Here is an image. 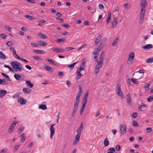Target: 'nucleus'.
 Instances as JSON below:
<instances>
[{
    "instance_id": "1",
    "label": "nucleus",
    "mask_w": 153,
    "mask_h": 153,
    "mask_svg": "<svg viewBox=\"0 0 153 153\" xmlns=\"http://www.w3.org/2000/svg\"><path fill=\"white\" fill-rule=\"evenodd\" d=\"M147 2L146 0H141V12L140 14V23L141 24L143 22L145 12V6L146 5Z\"/></svg>"
},
{
    "instance_id": "2",
    "label": "nucleus",
    "mask_w": 153,
    "mask_h": 153,
    "mask_svg": "<svg viewBox=\"0 0 153 153\" xmlns=\"http://www.w3.org/2000/svg\"><path fill=\"white\" fill-rule=\"evenodd\" d=\"M11 65L13 69L15 68V71L16 72L21 71L23 70L22 65L17 61L12 62L11 63Z\"/></svg>"
},
{
    "instance_id": "3",
    "label": "nucleus",
    "mask_w": 153,
    "mask_h": 153,
    "mask_svg": "<svg viewBox=\"0 0 153 153\" xmlns=\"http://www.w3.org/2000/svg\"><path fill=\"white\" fill-rule=\"evenodd\" d=\"M134 53L133 52H131L129 54L127 61V63L128 64L131 65L132 64L134 57Z\"/></svg>"
},
{
    "instance_id": "4",
    "label": "nucleus",
    "mask_w": 153,
    "mask_h": 153,
    "mask_svg": "<svg viewBox=\"0 0 153 153\" xmlns=\"http://www.w3.org/2000/svg\"><path fill=\"white\" fill-rule=\"evenodd\" d=\"M126 126L124 124H121L120 126V132L121 134L124 135L126 132Z\"/></svg>"
},
{
    "instance_id": "5",
    "label": "nucleus",
    "mask_w": 153,
    "mask_h": 153,
    "mask_svg": "<svg viewBox=\"0 0 153 153\" xmlns=\"http://www.w3.org/2000/svg\"><path fill=\"white\" fill-rule=\"evenodd\" d=\"M85 70V68L80 67L76 71V74L77 75V76L76 77V79L78 80L82 76V75L80 73V71L82 70L84 71Z\"/></svg>"
},
{
    "instance_id": "6",
    "label": "nucleus",
    "mask_w": 153,
    "mask_h": 153,
    "mask_svg": "<svg viewBox=\"0 0 153 153\" xmlns=\"http://www.w3.org/2000/svg\"><path fill=\"white\" fill-rule=\"evenodd\" d=\"M81 134L77 133V134L75 136V139L74 140L73 143V145L77 144L79 140V138L80 137Z\"/></svg>"
},
{
    "instance_id": "7",
    "label": "nucleus",
    "mask_w": 153,
    "mask_h": 153,
    "mask_svg": "<svg viewBox=\"0 0 153 153\" xmlns=\"http://www.w3.org/2000/svg\"><path fill=\"white\" fill-rule=\"evenodd\" d=\"M88 95V92H86L85 95H84V97L83 99L82 102V105H84L85 106L86 103L87 101V98Z\"/></svg>"
},
{
    "instance_id": "8",
    "label": "nucleus",
    "mask_w": 153,
    "mask_h": 153,
    "mask_svg": "<svg viewBox=\"0 0 153 153\" xmlns=\"http://www.w3.org/2000/svg\"><path fill=\"white\" fill-rule=\"evenodd\" d=\"M55 125V124H53L51 125L50 127V138L51 139H52L55 133V129L53 127V126Z\"/></svg>"
},
{
    "instance_id": "9",
    "label": "nucleus",
    "mask_w": 153,
    "mask_h": 153,
    "mask_svg": "<svg viewBox=\"0 0 153 153\" xmlns=\"http://www.w3.org/2000/svg\"><path fill=\"white\" fill-rule=\"evenodd\" d=\"M82 92L79 91L77 95L76 98L75 103L78 104H79L80 99L79 98L81 97L82 94Z\"/></svg>"
},
{
    "instance_id": "10",
    "label": "nucleus",
    "mask_w": 153,
    "mask_h": 153,
    "mask_svg": "<svg viewBox=\"0 0 153 153\" xmlns=\"http://www.w3.org/2000/svg\"><path fill=\"white\" fill-rule=\"evenodd\" d=\"M117 18L116 16L114 17L113 20V21L112 22V27L114 28L116 27V25L117 24Z\"/></svg>"
},
{
    "instance_id": "11",
    "label": "nucleus",
    "mask_w": 153,
    "mask_h": 153,
    "mask_svg": "<svg viewBox=\"0 0 153 153\" xmlns=\"http://www.w3.org/2000/svg\"><path fill=\"white\" fill-rule=\"evenodd\" d=\"M79 104L75 103L73 108V111L72 112V116L74 117L75 113L77 111L78 107Z\"/></svg>"
},
{
    "instance_id": "12",
    "label": "nucleus",
    "mask_w": 153,
    "mask_h": 153,
    "mask_svg": "<svg viewBox=\"0 0 153 153\" xmlns=\"http://www.w3.org/2000/svg\"><path fill=\"white\" fill-rule=\"evenodd\" d=\"M101 48L99 46L98 48L95 49L93 53V54L94 55V56H99V53L98 52V51L101 50Z\"/></svg>"
},
{
    "instance_id": "13",
    "label": "nucleus",
    "mask_w": 153,
    "mask_h": 153,
    "mask_svg": "<svg viewBox=\"0 0 153 153\" xmlns=\"http://www.w3.org/2000/svg\"><path fill=\"white\" fill-rule=\"evenodd\" d=\"M18 102L21 105H24L26 103V100L22 98H19L18 100Z\"/></svg>"
},
{
    "instance_id": "14",
    "label": "nucleus",
    "mask_w": 153,
    "mask_h": 153,
    "mask_svg": "<svg viewBox=\"0 0 153 153\" xmlns=\"http://www.w3.org/2000/svg\"><path fill=\"white\" fill-rule=\"evenodd\" d=\"M53 51H56L57 52L64 53L65 51V50L64 49L56 48H53Z\"/></svg>"
},
{
    "instance_id": "15",
    "label": "nucleus",
    "mask_w": 153,
    "mask_h": 153,
    "mask_svg": "<svg viewBox=\"0 0 153 153\" xmlns=\"http://www.w3.org/2000/svg\"><path fill=\"white\" fill-rule=\"evenodd\" d=\"M126 99L127 100L126 102L128 103V105H131V104L132 101L131 99V98L130 94H128L126 97Z\"/></svg>"
},
{
    "instance_id": "16",
    "label": "nucleus",
    "mask_w": 153,
    "mask_h": 153,
    "mask_svg": "<svg viewBox=\"0 0 153 153\" xmlns=\"http://www.w3.org/2000/svg\"><path fill=\"white\" fill-rule=\"evenodd\" d=\"M7 93V91L6 90L3 89L1 90L0 91V99L3 97Z\"/></svg>"
},
{
    "instance_id": "17",
    "label": "nucleus",
    "mask_w": 153,
    "mask_h": 153,
    "mask_svg": "<svg viewBox=\"0 0 153 153\" xmlns=\"http://www.w3.org/2000/svg\"><path fill=\"white\" fill-rule=\"evenodd\" d=\"M107 40V39L106 37L104 38L102 40V41L100 43L99 47H101V48H102L103 47V46L105 45V42Z\"/></svg>"
},
{
    "instance_id": "18",
    "label": "nucleus",
    "mask_w": 153,
    "mask_h": 153,
    "mask_svg": "<svg viewBox=\"0 0 153 153\" xmlns=\"http://www.w3.org/2000/svg\"><path fill=\"white\" fill-rule=\"evenodd\" d=\"M44 66L46 70L50 72H52L54 70V69L48 66L45 65Z\"/></svg>"
},
{
    "instance_id": "19",
    "label": "nucleus",
    "mask_w": 153,
    "mask_h": 153,
    "mask_svg": "<svg viewBox=\"0 0 153 153\" xmlns=\"http://www.w3.org/2000/svg\"><path fill=\"white\" fill-rule=\"evenodd\" d=\"M153 46L152 44H148L145 46H142V48H143L145 49H149L153 48Z\"/></svg>"
},
{
    "instance_id": "20",
    "label": "nucleus",
    "mask_w": 153,
    "mask_h": 153,
    "mask_svg": "<svg viewBox=\"0 0 153 153\" xmlns=\"http://www.w3.org/2000/svg\"><path fill=\"white\" fill-rule=\"evenodd\" d=\"M37 43H38V45H40L42 46H45L47 45V43L45 42H43L41 40H39L37 42Z\"/></svg>"
},
{
    "instance_id": "21",
    "label": "nucleus",
    "mask_w": 153,
    "mask_h": 153,
    "mask_svg": "<svg viewBox=\"0 0 153 153\" xmlns=\"http://www.w3.org/2000/svg\"><path fill=\"white\" fill-rule=\"evenodd\" d=\"M102 65L97 64L95 67V74L97 75V73L99 72L100 68L102 67Z\"/></svg>"
},
{
    "instance_id": "22",
    "label": "nucleus",
    "mask_w": 153,
    "mask_h": 153,
    "mask_svg": "<svg viewBox=\"0 0 153 153\" xmlns=\"http://www.w3.org/2000/svg\"><path fill=\"white\" fill-rule=\"evenodd\" d=\"M22 90L23 92L26 94L30 93L32 91L31 90L27 88H24Z\"/></svg>"
},
{
    "instance_id": "23",
    "label": "nucleus",
    "mask_w": 153,
    "mask_h": 153,
    "mask_svg": "<svg viewBox=\"0 0 153 153\" xmlns=\"http://www.w3.org/2000/svg\"><path fill=\"white\" fill-rule=\"evenodd\" d=\"M38 35L40 37L42 38L46 39L48 38V37L46 35L44 34L41 33H39Z\"/></svg>"
},
{
    "instance_id": "24",
    "label": "nucleus",
    "mask_w": 153,
    "mask_h": 153,
    "mask_svg": "<svg viewBox=\"0 0 153 153\" xmlns=\"http://www.w3.org/2000/svg\"><path fill=\"white\" fill-rule=\"evenodd\" d=\"M101 36L100 35H99L97 37V38L96 39L95 42V43L96 45L98 44L101 40Z\"/></svg>"
},
{
    "instance_id": "25",
    "label": "nucleus",
    "mask_w": 153,
    "mask_h": 153,
    "mask_svg": "<svg viewBox=\"0 0 153 153\" xmlns=\"http://www.w3.org/2000/svg\"><path fill=\"white\" fill-rule=\"evenodd\" d=\"M109 144V141L107 137H106L104 142V144L105 146H108Z\"/></svg>"
},
{
    "instance_id": "26",
    "label": "nucleus",
    "mask_w": 153,
    "mask_h": 153,
    "mask_svg": "<svg viewBox=\"0 0 153 153\" xmlns=\"http://www.w3.org/2000/svg\"><path fill=\"white\" fill-rule=\"evenodd\" d=\"M45 60L53 65H56V63L51 59H50L49 58H46L45 59Z\"/></svg>"
},
{
    "instance_id": "27",
    "label": "nucleus",
    "mask_w": 153,
    "mask_h": 153,
    "mask_svg": "<svg viewBox=\"0 0 153 153\" xmlns=\"http://www.w3.org/2000/svg\"><path fill=\"white\" fill-rule=\"evenodd\" d=\"M83 125L82 123L80 124V127L79 128L77 129V133H79L81 134V131L83 129Z\"/></svg>"
},
{
    "instance_id": "28",
    "label": "nucleus",
    "mask_w": 153,
    "mask_h": 153,
    "mask_svg": "<svg viewBox=\"0 0 153 153\" xmlns=\"http://www.w3.org/2000/svg\"><path fill=\"white\" fill-rule=\"evenodd\" d=\"M25 82L27 86L30 87V88H32L33 86V85L29 81L26 80Z\"/></svg>"
},
{
    "instance_id": "29",
    "label": "nucleus",
    "mask_w": 153,
    "mask_h": 153,
    "mask_svg": "<svg viewBox=\"0 0 153 153\" xmlns=\"http://www.w3.org/2000/svg\"><path fill=\"white\" fill-rule=\"evenodd\" d=\"M33 51L34 53H36L43 54L44 53L43 51L38 50H34Z\"/></svg>"
},
{
    "instance_id": "30",
    "label": "nucleus",
    "mask_w": 153,
    "mask_h": 153,
    "mask_svg": "<svg viewBox=\"0 0 153 153\" xmlns=\"http://www.w3.org/2000/svg\"><path fill=\"white\" fill-rule=\"evenodd\" d=\"M111 13H109L107 17L106 22L108 24L111 19Z\"/></svg>"
},
{
    "instance_id": "31",
    "label": "nucleus",
    "mask_w": 153,
    "mask_h": 153,
    "mask_svg": "<svg viewBox=\"0 0 153 153\" xmlns=\"http://www.w3.org/2000/svg\"><path fill=\"white\" fill-rule=\"evenodd\" d=\"M118 95L120 96L121 98H124V96L123 94V92L121 91H118L116 92Z\"/></svg>"
},
{
    "instance_id": "32",
    "label": "nucleus",
    "mask_w": 153,
    "mask_h": 153,
    "mask_svg": "<svg viewBox=\"0 0 153 153\" xmlns=\"http://www.w3.org/2000/svg\"><path fill=\"white\" fill-rule=\"evenodd\" d=\"M6 58L5 55L3 53L0 51V59L3 60L5 59Z\"/></svg>"
},
{
    "instance_id": "33",
    "label": "nucleus",
    "mask_w": 153,
    "mask_h": 153,
    "mask_svg": "<svg viewBox=\"0 0 153 153\" xmlns=\"http://www.w3.org/2000/svg\"><path fill=\"white\" fill-rule=\"evenodd\" d=\"M25 17L27 18H28L30 19L31 20H34L35 19V18L34 17L30 16L29 15H25Z\"/></svg>"
},
{
    "instance_id": "34",
    "label": "nucleus",
    "mask_w": 153,
    "mask_h": 153,
    "mask_svg": "<svg viewBox=\"0 0 153 153\" xmlns=\"http://www.w3.org/2000/svg\"><path fill=\"white\" fill-rule=\"evenodd\" d=\"M66 41L65 39H59L56 40V41L59 42H64Z\"/></svg>"
},
{
    "instance_id": "35",
    "label": "nucleus",
    "mask_w": 153,
    "mask_h": 153,
    "mask_svg": "<svg viewBox=\"0 0 153 153\" xmlns=\"http://www.w3.org/2000/svg\"><path fill=\"white\" fill-rule=\"evenodd\" d=\"M1 74L4 77L7 78V79H6L7 80H8L9 81H11V80L9 78V76H8L7 75L4 74L3 73H1Z\"/></svg>"
},
{
    "instance_id": "36",
    "label": "nucleus",
    "mask_w": 153,
    "mask_h": 153,
    "mask_svg": "<svg viewBox=\"0 0 153 153\" xmlns=\"http://www.w3.org/2000/svg\"><path fill=\"white\" fill-rule=\"evenodd\" d=\"M39 108L42 109L44 110L47 108V107L45 105L43 104L40 105L39 106Z\"/></svg>"
},
{
    "instance_id": "37",
    "label": "nucleus",
    "mask_w": 153,
    "mask_h": 153,
    "mask_svg": "<svg viewBox=\"0 0 153 153\" xmlns=\"http://www.w3.org/2000/svg\"><path fill=\"white\" fill-rule=\"evenodd\" d=\"M121 91L120 85L119 84H117L116 87V91Z\"/></svg>"
},
{
    "instance_id": "38",
    "label": "nucleus",
    "mask_w": 153,
    "mask_h": 153,
    "mask_svg": "<svg viewBox=\"0 0 153 153\" xmlns=\"http://www.w3.org/2000/svg\"><path fill=\"white\" fill-rule=\"evenodd\" d=\"M147 63H152L153 62V57L149 58L146 60Z\"/></svg>"
},
{
    "instance_id": "39",
    "label": "nucleus",
    "mask_w": 153,
    "mask_h": 153,
    "mask_svg": "<svg viewBox=\"0 0 153 153\" xmlns=\"http://www.w3.org/2000/svg\"><path fill=\"white\" fill-rule=\"evenodd\" d=\"M77 63L76 62H75L74 63H73V64L68 65V67L70 68L71 69H73L74 68V66L75 64H76Z\"/></svg>"
},
{
    "instance_id": "40",
    "label": "nucleus",
    "mask_w": 153,
    "mask_h": 153,
    "mask_svg": "<svg viewBox=\"0 0 153 153\" xmlns=\"http://www.w3.org/2000/svg\"><path fill=\"white\" fill-rule=\"evenodd\" d=\"M119 40V39L118 38H116L114 41L113 42L112 44V46H115L117 44L118 41Z\"/></svg>"
},
{
    "instance_id": "41",
    "label": "nucleus",
    "mask_w": 153,
    "mask_h": 153,
    "mask_svg": "<svg viewBox=\"0 0 153 153\" xmlns=\"http://www.w3.org/2000/svg\"><path fill=\"white\" fill-rule=\"evenodd\" d=\"M14 77L16 79L18 80H19L21 77V76L18 74H15L14 75Z\"/></svg>"
},
{
    "instance_id": "42",
    "label": "nucleus",
    "mask_w": 153,
    "mask_h": 153,
    "mask_svg": "<svg viewBox=\"0 0 153 153\" xmlns=\"http://www.w3.org/2000/svg\"><path fill=\"white\" fill-rule=\"evenodd\" d=\"M25 134L23 133L21 135V137L22 138L21 140V141L22 143H23L26 139V137L25 136Z\"/></svg>"
},
{
    "instance_id": "43",
    "label": "nucleus",
    "mask_w": 153,
    "mask_h": 153,
    "mask_svg": "<svg viewBox=\"0 0 153 153\" xmlns=\"http://www.w3.org/2000/svg\"><path fill=\"white\" fill-rule=\"evenodd\" d=\"M14 129V127H12V126H10L8 130V132L10 133H11L12 132Z\"/></svg>"
},
{
    "instance_id": "44",
    "label": "nucleus",
    "mask_w": 153,
    "mask_h": 153,
    "mask_svg": "<svg viewBox=\"0 0 153 153\" xmlns=\"http://www.w3.org/2000/svg\"><path fill=\"white\" fill-rule=\"evenodd\" d=\"M2 85H7L8 84V82L6 81V79H2Z\"/></svg>"
},
{
    "instance_id": "45",
    "label": "nucleus",
    "mask_w": 153,
    "mask_h": 153,
    "mask_svg": "<svg viewBox=\"0 0 153 153\" xmlns=\"http://www.w3.org/2000/svg\"><path fill=\"white\" fill-rule=\"evenodd\" d=\"M99 59L100 60V62H98L97 64H99L102 65L103 62V59L100 57Z\"/></svg>"
},
{
    "instance_id": "46",
    "label": "nucleus",
    "mask_w": 153,
    "mask_h": 153,
    "mask_svg": "<svg viewBox=\"0 0 153 153\" xmlns=\"http://www.w3.org/2000/svg\"><path fill=\"white\" fill-rule=\"evenodd\" d=\"M4 66L5 68H8L9 71H14L12 68L8 65H4Z\"/></svg>"
},
{
    "instance_id": "47",
    "label": "nucleus",
    "mask_w": 153,
    "mask_h": 153,
    "mask_svg": "<svg viewBox=\"0 0 153 153\" xmlns=\"http://www.w3.org/2000/svg\"><path fill=\"white\" fill-rule=\"evenodd\" d=\"M119 14V12L117 10H115L113 13L112 14L114 16H116L117 15H118Z\"/></svg>"
},
{
    "instance_id": "48",
    "label": "nucleus",
    "mask_w": 153,
    "mask_h": 153,
    "mask_svg": "<svg viewBox=\"0 0 153 153\" xmlns=\"http://www.w3.org/2000/svg\"><path fill=\"white\" fill-rule=\"evenodd\" d=\"M85 107V106L84 105H82V107H81L80 111V114L82 115V114L83 112Z\"/></svg>"
},
{
    "instance_id": "49",
    "label": "nucleus",
    "mask_w": 153,
    "mask_h": 153,
    "mask_svg": "<svg viewBox=\"0 0 153 153\" xmlns=\"http://www.w3.org/2000/svg\"><path fill=\"white\" fill-rule=\"evenodd\" d=\"M132 124L133 126L135 127H137L138 126V123L135 120H133L132 121Z\"/></svg>"
},
{
    "instance_id": "50",
    "label": "nucleus",
    "mask_w": 153,
    "mask_h": 153,
    "mask_svg": "<svg viewBox=\"0 0 153 153\" xmlns=\"http://www.w3.org/2000/svg\"><path fill=\"white\" fill-rule=\"evenodd\" d=\"M0 36L4 39H6L7 38V36L4 34L0 33Z\"/></svg>"
},
{
    "instance_id": "51",
    "label": "nucleus",
    "mask_w": 153,
    "mask_h": 153,
    "mask_svg": "<svg viewBox=\"0 0 153 153\" xmlns=\"http://www.w3.org/2000/svg\"><path fill=\"white\" fill-rule=\"evenodd\" d=\"M131 81L134 84H138V81L137 80V79L135 78H132L131 79Z\"/></svg>"
},
{
    "instance_id": "52",
    "label": "nucleus",
    "mask_w": 153,
    "mask_h": 153,
    "mask_svg": "<svg viewBox=\"0 0 153 153\" xmlns=\"http://www.w3.org/2000/svg\"><path fill=\"white\" fill-rule=\"evenodd\" d=\"M20 146V145H16L13 149V151L14 152H15L16 151H17V150H18V147Z\"/></svg>"
},
{
    "instance_id": "53",
    "label": "nucleus",
    "mask_w": 153,
    "mask_h": 153,
    "mask_svg": "<svg viewBox=\"0 0 153 153\" xmlns=\"http://www.w3.org/2000/svg\"><path fill=\"white\" fill-rule=\"evenodd\" d=\"M33 58L34 59L37 60H42V59L41 57L37 56H33Z\"/></svg>"
},
{
    "instance_id": "54",
    "label": "nucleus",
    "mask_w": 153,
    "mask_h": 153,
    "mask_svg": "<svg viewBox=\"0 0 153 153\" xmlns=\"http://www.w3.org/2000/svg\"><path fill=\"white\" fill-rule=\"evenodd\" d=\"M146 107V105H141L138 107V109L140 110H141V108L144 109Z\"/></svg>"
},
{
    "instance_id": "55",
    "label": "nucleus",
    "mask_w": 153,
    "mask_h": 153,
    "mask_svg": "<svg viewBox=\"0 0 153 153\" xmlns=\"http://www.w3.org/2000/svg\"><path fill=\"white\" fill-rule=\"evenodd\" d=\"M153 100V97L150 96L147 99V100L149 102H152Z\"/></svg>"
},
{
    "instance_id": "56",
    "label": "nucleus",
    "mask_w": 153,
    "mask_h": 153,
    "mask_svg": "<svg viewBox=\"0 0 153 153\" xmlns=\"http://www.w3.org/2000/svg\"><path fill=\"white\" fill-rule=\"evenodd\" d=\"M5 27L6 28V29L8 31H9L11 32L12 31V28L9 26H6V25L5 26Z\"/></svg>"
},
{
    "instance_id": "57",
    "label": "nucleus",
    "mask_w": 153,
    "mask_h": 153,
    "mask_svg": "<svg viewBox=\"0 0 153 153\" xmlns=\"http://www.w3.org/2000/svg\"><path fill=\"white\" fill-rule=\"evenodd\" d=\"M105 56V52L104 51H102L100 54V57L103 59Z\"/></svg>"
},
{
    "instance_id": "58",
    "label": "nucleus",
    "mask_w": 153,
    "mask_h": 153,
    "mask_svg": "<svg viewBox=\"0 0 153 153\" xmlns=\"http://www.w3.org/2000/svg\"><path fill=\"white\" fill-rule=\"evenodd\" d=\"M150 86V84H148L146 85H145L144 86L145 89L146 90H149V87Z\"/></svg>"
},
{
    "instance_id": "59",
    "label": "nucleus",
    "mask_w": 153,
    "mask_h": 153,
    "mask_svg": "<svg viewBox=\"0 0 153 153\" xmlns=\"http://www.w3.org/2000/svg\"><path fill=\"white\" fill-rule=\"evenodd\" d=\"M137 116V113L136 112L134 113H133L131 115L132 117L134 118H136Z\"/></svg>"
},
{
    "instance_id": "60",
    "label": "nucleus",
    "mask_w": 153,
    "mask_h": 153,
    "mask_svg": "<svg viewBox=\"0 0 153 153\" xmlns=\"http://www.w3.org/2000/svg\"><path fill=\"white\" fill-rule=\"evenodd\" d=\"M99 7L100 9H101L103 10L104 9V6L103 5L101 4H99Z\"/></svg>"
},
{
    "instance_id": "61",
    "label": "nucleus",
    "mask_w": 153,
    "mask_h": 153,
    "mask_svg": "<svg viewBox=\"0 0 153 153\" xmlns=\"http://www.w3.org/2000/svg\"><path fill=\"white\" fill-rule=\"evenodd\" d=\"M108 150L109 151L112 152H115L116 151L115 149L113 147L110 148L108 149Z\"/></svg>"
},
{
    "instance_id": "62",
    "label": "nucleus",
    "mask_w": 153,
    "mask_h": 153,
    "mask_svg": "<svg viewBox=\"0 0 153 153\" xmlns=\"http://www.w3.org/2000/svg\"><path fill=\"white\" fill-rule=\"evenodd\" d=\"M116 149L117 151H119L120 149V145H117L116 146Z\"/></svg>"
},
{
    "instance_id": "63",
    "label": "nucleus",
    "mask_w": 153,
    "mask_h": 153,
    "mask_svg": "<svg viewBox=\"0 0 153 153\" xmlns=\"http://www.w3.org/2000/svg\"><path fill=\"white\" fill-rule=\"evenodd\" d=\"M56 20H59L60 21V22H64V20L63 19L59 17H56Z\"/></svg>"
},
{
    "instance_id": "64",
    "label": "nucleus",
    "mask_w": 153,
    "mask_h": 153,
    "mask_svg": "<svg viewBox=\"0 0 153 153\" xmlns=\"http://www.w3.org/2000/svg\"><path fill=\"white\" fill-rule=\"evenodd\" d=\"M74 49V48L71 47H68L65 48V50H67L68 51H69L72 50Z\"/></svg>"
}]
</instances>
